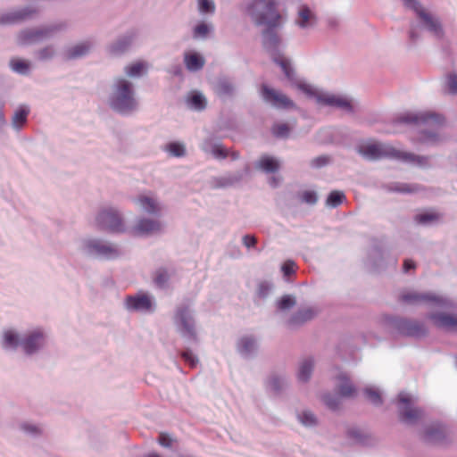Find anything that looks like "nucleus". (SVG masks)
Returning <instances> with one entry per match:
<instances>
[{
	"mask_svg": "<svg viewBox=\"0 0 457 457\" xmlns=\"http://www.w3.org/2000/svg\"><path fill=\"white\" fill-rule=\"evenodd\" d=\"M212 153L216 158L224 159L228 156V150L221 145H215L212 147Z\"/></svg>",
	"mask_w": 457,
	"mask_h": 457,
	"instance_id": "3c124183",
	"label": "nucleus"
},
{
	"mask_svg": "<svg viewBox=\"0 0 457 457\" xmlns=\"http://www.w3.org/2000/svg\"><path fill=\"white\" fill-rule=\"evenodd\" d=\"M429 319L437 328L450 331L457 329V315L437 312L431 314Z\"/></svg>",
	"mask_w": 457,
	"mask_h": 457,
	"instance_id": "a211bd4d",
	"label": "nucleus"
},
{
	"mask_svg": "<svg viewBox=\"0 0 457 457\" xmlns=\"http://www.w3.org/2000/svg\"><path fill=\"white\" fill-rule=\"evenodd\" d=\"M295 304V300L292 295H286L281 297L278 302V307L279 310H287Z\"/></svg>",
	"mask_w": 457,
	"mask_h": 457,
	"instance_id": "37998d69",
	"label": "nucleus"
},
{
	"mask_svg": "<svg viewBox=\"0 0 457 457\" xmlns=\"http://www.w3.org/2000/svg\"><path fill=\"white\" fill-rule=\"evenodd\" d=\"M53 54H54L53 49L47 47L39 52V56L41 59H46V58L51 57L53 55Z\"/></svg>",
	"mask_w": 457,
	"mask_h": 457,
	"instance_id": "e2e57ef3",
	"label": "nucleus"
},
{
	"mask_svg": "<svg viewBox=\"0 0 457 457\" xmlns=\"http://www.w3.org/2000/svg\"><path fill=\"white\" fill-rule=\"evenodd\" d=\"M96 222L103 230L111 232L123 231L122 220L115 210L107 209L102 211L96 218Z\"/></svg>",
	"mask_w": 457,
	"mask_h": 457,
	"instance_id": "423d86ee",
	"label": "nucleus"
},
{
	"mask_svg": "<svg viewBox=\"0 0 457 457\" xmlns=\"http://www.w3.org/2000/svg\"><path fill=\"white\" fill-rule=\"evenodd\" d=\"M441 215L436 212H426L415 216V221L420 224H428L439 220Z\"/></svg>",
	"mask_w": 457,
	"mask_h": 457,
	"instance_id": "c85d7f7f",
	"label": "nucleus"
},
{
	"mask_svg": "<svg viewBox=\"0 0 457 457\" xmlns=\"http://www.w3.org/2000/svg\"><path fill=\"white\" fill-rule=\"evenodd\" d=\"M404 4L412 8L420 20L424 22L426 27L433 32L437 37L443 36V29L436 19H435L431 14L427 12L425 10L421 8V6L415 0H403Z\"/></svg>",
	"mask_w": 457,
	"mask_h": 457,
	"instance_id": "6e6552de",
	"label": "nucleus"
},
{
	"mask_svg": "<svg viewBox=\"0 0 457 457\" xmlns=\"http://www.w3.org/2000/svg\"><path fill=\"white\" fill-rule=\"evenodd\" d=\"M397 406L399 419L404 424L415 425L424 415L422 409L412 407L411 397L403 392L398 395Z\"/></svg>",
	"mask_w": 457,
	"mask_h": 457,
	"instance_id": "39448f33",
	"label": "nucleus"
},
{
	"mask_svg": "<svg viewBox=\"0 0 457 457\" xmlns=\"http://www.w3.org/2000/svg\"><path fill=\"white\" fill-rule=\"evenodd\" d=\"M111 106L120 112L132 111L137 106L132 84L124 79H118L111 98Z\"/></svg>",
	"mask_w": 457,
	"mask_h": 457,
	"instance_id": "20e7f679",
	"label": "nucleus"
},
{
	"mask_svg": "<svg viewBox=\"0 0 457 457\" xmlns=\"http://www.w3.org/2000/svg\"><path fill=\"white\" fill-rule=\"evenodd\" d=\"M317 101L321 104L334 106L346 112L353 111L351 101L341 96L328 93L319 94L317 96Z\"/></svg>",
	"mask_w": 457,
	"mask_h": 457,
	"instance_id": "f8f14e48",
	"label": "nucleus"
},
{
	"mask_svg": "<svg viewBox=\"0 0 457 457\" xmlns=\"http://www.w3.org/2000/svg\"><path fill=\"white\" fill-rule=\"evenodd\" d=\"M126 306L133 311H151L153 303L150 296L144 293L136 295H129L126 298Z\"/></svg>",
	"mask_w": 457,
	"mask_h": 457,
	"instance_id": "dca6fc26",
	"label": "nucleus"
},
{
	"mask_svg": "<svg viewBox=\"0 0 457 457\" xmlns=\"http://www.w3.org/2000/svg\"><path fill=\"white\" fill-rule=\"evenodd\" d=\"M87 246L90 251L105 259L116 258L120 253L116 246L96 239L89 240Z\"/></svg>",
	"mask_w": 457,
	"mask_h": 457,
	"instance_id": "ddd939ff",
	"label": "nucleus"
},
{
	"mask_svg": "<svg viewBox=\"0 0 457 457\" xmlns=\"http://www.w3.org/2000/svg\"><path fill=\"white\" fill-rule=\"evenodd\" d=\"M184 62L188 71H196L201 70L204 65V59L198 54H185Z\"/></svg>",
	"mask_w": 457,
	"mask_h": 457,
	"instance_id": "5701e85b",
	"label": "nucleus"
},
{
	"mask_svg": "<svg viewBox=\"0 0 457 457\" xmlns=\"http://www.w3.org/2000/svg\"><path fill=\"white\" fill-rule=\"evenodd\" d=\"M270 290V287L266 282H262L258 286L257 294L260 297H265Z\"/></svg>",
	"mask_w": 457,
	"mask_h": 457,
	"instance_id": "4d7b16f0",
	"label": "nucleus"
},
{
	"mask_svg": "<svg viewBox=\"0 0 457 457\" xmlns=\"http://www.w3.org/2000/svg\"><path fill=\"white\" fill-rule=\"evenodd\" d=\"M345 199V195L342 191L334 190L328 195L326 204L328 206L335 208L339 206Z\"/></svg>",
	"mask_w": 457,
	"mask_h": 457,
	"instance_id": "c756f323",
	"label": "nucleus"
},
{
	"mask_svg": "<svg viewBox=\"0 0 457 457\" xmlns=\"http://www.w3.org/2000/svg\"><path fill=\"white\" fill-rule=\"evenodd\" d=\"M313 368H314V365H313L312 360H308V361H304L300 371H303V372L311 371Z\"/></svg>",
	"mask_w": 457,
	"mask_h": 457,
	"instance_id": "69168bd1",
	"label": "nucleus"
},
{
	"mask_svg": "<svg viewBox=\"0 0 457 457\" xmlns=\"http://www.w3.org/2000/svg\"><path fill=\"white\" fill-rule=\"evenodd\" d=\"M188 104L196 109V110H203L205 108L206 101L203 95L199 93L193 94L188 99H187Z\"/></svg>",
	"mask_w": 457,
	"mask_h": 457,
	"instance_id": "e433bc0d",
	"label": "nucleus"
},
{
	"mask_svg": "<svg viewBox=\"0 0 457 457\" xmlns=\"http://www.w3.org/2000/svg\"><path fill=\"white\" fill-rule=\"evenodd\" d=\"M346 437L351 440L353 444L361 446H370L375 444V440L370 433L355 426L347 428Z\"/></svg>",
	"mask_w": 457,
	"mask_h": 457,
	"instance_id": "2eb2a0df",
	"label": "nucleus"
},
{
	"mask_svg": "<svg viewBox=\"0 0 457 457\" xmlns=\"http://www.w3.org/2000/svg\"><path fill=\"white\" fill-rule=\"evenodd\" d=\"M401 301L410 304H416L420 303H435L441 306H448L449 303L432 294H419L415 292L404 293L401 295Z\"/></svg>",
	"mask_w": 457,
	"mask_h": 457,
	"instance_id": "9b49d317",
	"label": "nucleus"
},
{
	"mask_svg": "<svg viewBox=\"0 0 457 457\" xmlns=\"http://www.w3.org/2000/svg\"><path fill=\"white\" fill-rule=\"evenodd\" d=\"M199 11L204 13H212L215 11V4L212 0H198Z\"/></svg>",
	"mask_w": 457,
	"mask_h": 457,
	"instance_id": "c03bdc74",
	"label": "nucleus"
},
{
	"mask_svg": "<svg viewBox=\"0 0 457 457\" xmlns=\"http://www.w3.org/2000/svg\"><path fill=\"white\" fill-rule=\"evenodd\" d=\"M415 269V263L412 260H405L403 262V271L408 272L410 270Z\"/></svg>",
	"mask_w": 457,
	"mask_h": 457,
	"instance_id": "0e129e2a",
	"label": "nucleus"
},
{
	"mask_svg": "<svg viewBox=\"0 0 457 457\" xmlns=\"http://www.w3.org/2000/svg\"><path fill=\"white\" fill-rule=\"evenodd\" d=\"M262 96L266 102L270 103L276 107H288L292 102L283 94L263 85L262 87Z\"/></svg>",
	"mask_w": 457,
	"mask_h": 457,
	"instance_id": "f3484780",
	"label": "nucleus"
},
{
	"mask_svg": "<svg viewBox=\"0 0 457 457\" xmlns=\"http://www.w3.org/2000/svg\"><path fill=\"white\" fill-rule=\"evenodd\" d=\"M217 90L220 95H227L232 92V87L228 82L220 81L217 86Z\"/></svg>",
	"mask_w": 457,
	"mask_h": 457,
	"instance_id": "5fc2aeb1",
	"label": "nucleus"
},
{
	"mask_svg": "<svg viewBox=\"0 0 457 457\" xmlns=\"http://www.w3.org/2000/svg\"><path fill=\"white\" fill-rule=\"evenodd\" d=\"M357 151L361 155L369 160L390 158L415 163L420 166L428 164V158L425 156L415 155L411 153L398 150L390 145L372 140L360 144Z\"/></svg>",
	"mask_w": 457,
	"mask_h": 457,
	"instance_id": "f03ea898",
	"label": "nucleus"
},
{
	"mask_svg": "<svg viewBox=\"0 0 457 457\" xmlns=\"http://www.w3.org/2000/svg\"><path fill=\"white\" fill-rule=\"evenodd\" d=\"M298 420L305 427H314L317 425L316 416L310 411H303L297 415Z\"/></svg>",
	"mask_w": 457,
	"mask_h": 457,
	"instance_id": "473e14b6",
	"label": "nucleus"
},
{
	"mask_svg": "<svg viewBox=\"0 0 457 457\" xmlns=\"http://www.w3.org/2000/svg\"><path fill=\"white\" fill-rule=\"evenodd\" d=\"M396 190L399 192H403V193H412V192H416L418 189H417V187H415L413 186L404 184V185H402L401 187H397Z\"/></svg>",
	"mask_w": 457,
	"mask_h": 457,
	"instance_id": "052dcab7",
	"label": "nucleus"
},
{
	"mask_svg": "<svg viewBox=\"0 0 457 457\" xmlns=\"http://www.w3.org/2000/svg\"><path fill=\"white\" fill-rule=\"evenodd\" d=\"M166 150L173 156L180 157L185 154V147L182 144L172 142L166 146Z\"/></svg>",
	"mask_w": 457,
	"mask_h": 457,
	"instance_id": "79ce46f5",
	"label": "nucleus"
},
{
	"mask_svg": "<svg viewBox=\"0 0 457 457\" xmlns=\"http://www.w3.org/2000/svg\"><path fill=\"white\" fill-rule=\"evenodd\" d=\"M21 428L26 434L33 436H37L40 433L39 428L34 424L23 423Z\"/></svg>",
	"mask_w": 457,
	"mask_h": 457,
	"instance_id": "8fccbe9b",
	"label": "nucleus"
},
{
	"mask_svg": "<svg viewBox=\"0 0 457 457\" xmlns=\"http://www.w3.org/2000/svg\"><path fill=\"white\" fill-rule=\"evenodd\" d=\"M422 438L430 445H445L447 443L446 428L441 423H435L424 428Z\"/></svg>",
	"mask_w": 457,
	"mask_h": 457,
	"instance_id": "1a4fd4ad",
	"label": "nucleus"
},
{
	"mask_svg": "<svg viewBox=\"0 0 457 457\" xmlns=\"http://www.w3.org/2000/svg\"><path fill=\"white\" fill-rule=\"evenodd\" d=\"M287 387V383L278 376H271L266 382V389L274 396H279Z\"/></svg>",
	"mask_w": 457,
	"mask_h": 457,
	"instance_id": "4be33fe9",
	"label": "nucleus"
},
{
	"mask_svg": "<svg viewBox=\"0 0 457 457\" xmlns=\"http://www.w3.org/2000/svg\"><path fill=\"white\" fill-rule=\"evenodd\" d=\"M38 11L32 7H25L21 10L12 11L11 12L0 16V24H13L21 22L37 14Z\"/></svg>",
	"mask_w": 457,
	"mask_h": 457,
	"instance_id": "4468645a",
	"label": "nucleus"
},
{
	"mask_svg": "<svg viewBox=\"0 0 457 457\" xmlns=\"http://www.w3.org/2000/svg\"><path fill=\"white\" fill-rule=\"evenodd\" d=\"M257 167L265 172H275L279 169V162L271 156L262 155L257 162Z\"/></svg>",
	"mask_w": 457,
	"mask_h": 457,
	"instance_id": "393cba45",
	"label": "nucleus"
},
{
	"mask_svg": "<svg viewBox=\"0 0 457 457\" xmlns=\"http://www.w3.org/2000/svg\"><path fill=\"white\" fill-rule=\"evenodd\" d=\"M144 457H162V456L157 453H150L145 455Z\"/></svg>",
	"mask_w": 457,
	"mask_h": 457,
	"instance_id": "774afa93",
	"label": "nucleus"
},
{
	"mask_svg": "<svg viewBox=\"0 0 457 457\" xmlns=\"http://www.w3.org/2000/svg\"><path fill=\"white\" fill-rule=\"evenodd\" d=\"M299 19L297 21V24L301 28H305L309 25V21L314 19V15L309 7L303 5L300 8L298 12Z\"/></svg>",
	"mask_w": 457,
	"mask_h": 457,
	"instance_id": "cd10ccee",
	"label": "nucleus"
},
{
	"mask_svg": "<svg viewBox=\"0 0 457 457\" xmlns=\"http://www.w3.org/2000/svg\"><path fill=\"white\" fill-rule=\"evenodd\" d=\"M179 332L188 337H195V322L187 306L179 307L174 316Z\"/></svg>",
	"mask_w": 457,
	"mask_h": 457,
	"instance_id": "0eeeda50",
	"label": "nucleus"
},
{
	"mask_svg": "<svg viewBox=\"0 0 457 457\" xmlns=\"http://www.w3.org/2000/svg\"><path fill=\"white\" fill-rule=\"evenodd\" d=\"M249 13L258 26L264 25L267 29L263 31V46L270 54L273 61L278 64L285 76L291 81L295 79V73L290 62L281 55L278 50L280 38L274 29L279 27L283 21V16L277 10L275 0H253L248 8Z\"/></svg>",
	"mask_w": 457,
	"mask_h": 457,
	"instance_id": "f257e3e1",
	"label": "nucleus"
},
{
	"mask_svg": "<svg viewBox=\"0 0 457 457\" xmlns=\"http://www.w3.org/2000/svg\"><path fill=\"white\" fill-rule=\"evenodd\" d=\"M12 69L19 73H26L29 68L28 62L21 59H12L10 62Z\"/></svg>",
	"mask_w": 457,
	"mask_h": 457,
	"instance_id": "ea45409f",
	"label": "nucleus"
},
{
	"mask_svg": "<svg viewBox=\"0 0 457 457\" xmlns=\"http://www.w3.org/2000/svg\"><path fill=\"white\" fill-rule=\"evenodd\" d=\"M147 66L145 62H137L126 67L125 71L129 77H137L146 71Z\"/></svg>",
	"mask_w": 457,
	"mask_h": 457,
	"instance_id": "2f4dec72",
	"label": "nucleus"
},
{
	"mask_svg": "<svg viewBox=\"0 0 457 457\" xmlns=\"http://www.w3.org/2000/svg\"><path fill=\"white\" fill-rule=\"evenodd\" d=\"M168 279H169V274H168L167 270L164 269L158 270L156 271L155 277L154 278L155 284L161 287L165 286Z\"/></svg>",
	"mask_w": 457,
	"mask_h": 457,
	"instance_id": "a18cd8bd",
	"label": "nucleus"
},
{
	"mask_svg": "<svg viewBox=\"0 0 457 457\" xmlns=\"http://www.w3.org/2000/svg\"><path fill=\"white\" fill-rule=\"evenodd\" d=\"M299 87L303 90L304 92L306 93H310L311 90L309 88V87L307 85H304V84H299Z\"/></svg>",
	"mask_w": 457,
	"mask_h": 457,
	"instance_id": "338daca9",
	"label": "nucleus"
},
{
	"mask_svg": "<svg viewBox=\"0 0 457 457\" xmlns=\"http://www.w3.org/2000/svg\"><path fill=\"white\" fill-rule=\"evenodd\" d=\"M45 343L46 336L40 328L29 332L21 340L12 330H6L3 335V346L4 348L16 349L21 345L23 352L29 355L37 352L44 346Z\"/></svg>",
	"mask_w": 457,
	"mask_h": 457,
	"instance_id": "7ed1b4c3",
	"label": "nucleus"
},
{
	"mask_svg": "<svg viewBox=\"0 0 457 457\" xmlns=\"http://www.w3.org/2000/svg\"><path fill=\"white\" fill-rule=\"evenodd\" d=\"M157 442L162 447L171 449L176 439H174L170 434L162 432L158 436Z\"/></svg>",
	"mask_w": 457,
	"mask_h": 457,
	"instance_id": "a19ab883",
	"label": "nucleus"
},
{
	"mask_svg": "<svg viewBox=\"0 0 457 457\" xmlns=\"http://www.w3.org/2000/svg\"><path fill=\"white\" fill-rule=\"evenodd\" d=\"M90 45L87 42L78 44L77 46L70 48L66 54L69 59L79 58L88 53Z\"/></svg>",
	"mask_w": 457,
	"mask_h": 457,
	"instance_id": "a878e982",
	"label": "nucleus"
},
{
	"mask_svg": "<svg viewBox=\"0 0 457 457\" xmlns=\"http://www.w3.org/2000/svg\"><path fill=\"white\" fill-rule=\"evenodd\" d=\"M297 381L302 384L307 383L311 379L312 373H297Z\"/></svg>",
	"mask_w": 457,
	"mask_h": 457,
	"instance_id": "680f3d73",
	"label": "nucleus"
},
{
	"mask_svg": "<svg viewBox=\"0 0 457 457\" xmlns=\"http://www.w3.org/2000/svg\"><path fill=\"white\" fill-rule=\"evenodd\" d=\"M447 87L452 94H457V75L450 74L447 77Z\"/></svg>",
	"mask_w": 457,
	"mask_h": 457,
	"instance_id": "603ef678",
	"label": "nucleus"
},
{
	"mask_svg": "<svg viewBox=\"0 0 457 457\" xmlns=\"http://www.w3.org/2000/svg\"><path fill=\"white\" fill-rule=\"evenodd\" d=\"M255 349V341L251 337H243L238 343V350L243 354H248Z\"/></svg>",
	"mask_w": 457,
	"mask_h": 457,
	"instance_id": "f704fd0d",
	"label": "nucleus"
},
{
	"mask_svg": "<svg viewBox=\"0 0 457 457\" xmlns=\"http://www.w3.org/2000/svg\"><path fill=\"white\" fill-rule=\"evenodd\" d=\"M129 44V41H126V42H118L117 44H115L114 46H112V51L113 53H120V52H122L126 49L127 46Z\"/></svg>",
	"mask_w": 457,
	"mask_h": 457,
	"instance_id": "bf43d9fd",
	"label": "nucleus"
},
{
	"mask_svg": "<svg viewBox=\"0 0 457 457\" xmlns=\"http://www.w3.org/2000/svg\"><path fill=\"white\" fill-rule=\"evenodd\" d=\"M137 203L143 211L150 214H156L161 211V207L155 199L147 195H140Z\"/></svg>",
	"mask_w": 457,
	"mask_h": 457,
	"instance_id": "b1692460",
	"label": "nucleus"
},
{
	"mask_svg": "<svg viewBox=\"0 0 457 457\" xmlns=\"http://www.w3.org/2000/svg\"><path fill=\"white\" fill-rule=\"evenodd\" d=\"M400 331L409 337H421L427 333L425 326L418 321L403 320L399 323Z\"/></svg>",
	"mask_w": 457,
	"mask_h": 457,
	"instance_id": "6ab92c4d",
	"label": "nucleus"
},
{
	"mask_svg": "<svg viewBox=\"0 0 457 457\" xmlns=\"http://www.w3.org/2000/svg\"><path fill=\"white\" fill-rule=\"evenodd\" d=\"M314 312L312 309H304L301 310L298 312H296L292 318L290 319V323L292 325H297L303 323L307 320H310L313 318Z\"/></svg>",
	"mask_w": 457,
	"mask_h": 457,
	"instance_id": "bb28decb",
	"label": "nucleus"
},
{
	"mask_svg": "<svg viewBox=\"0 0 457 457\" xmlns=\"http://www.w3.org/2000/svg\"><path fill=\"white\" fill-rule=\"evenodd\" d=\"M322 401L324 404L331 411H337L341 403L340 397L331 394L323 395Z\"/></svg>",
	"mask_w": 457,
	"mask_h": 457,
	"instance_id": "c9c22d12",
	"label": "nucleus"
},
{
	"mask_svg": "<svg viewBox=\"0 0 457 457\" xmlns=\"http://www.w3.org/2000/svg\"><path fill=\"white\" fill-rule=\"evenodd\" d=\"M210 29L209 26L205 23L198 24L194 30L195 37H204L209 33Z\"/></svg>",
	"mask_w": 457,
	"mask_h": 457,
	"instance_id": "de8ad7c7",
	"label": "nucleus"
},
{
	"mask_svg": "<svg viewBox=\"0 0 457 457\" xmlns=\"http://www.w3.org/2000/svg\"><path fill=\"white\" fill-rule=\"evenodd\" d=\"M295 262L292 261H287L282 265V271L285 276H290L292 273L295 272Z\"/></svg>",
	"mask_w": 457,
	"mask_h": 457,
	"instance_id": "6e6d98bb",
	"label": "nucleus"
},
{
	"mask_svg": "<svg viewBox=\"0 0 457 457\" xmlns=\"http://www.w3.org/2000/svg\"><path fill=\"white\" fill-rule=\"evenodd\" d=\"M364 395L375 406H380L383 403L381 395L377 389L366 388Z\"/></svg>",
	"mask_w": 457,
	"mask_h": 457,
	"instance_id": "4c0bfd02",
	"label": "nucleus"
},
{
	"mask_svg": "<svg viewBox=\"0 0 457 457\" xmlns=\"http://www.w3.org/2000/svg\"><path fill=\"white\" fill-rule=\"evenodd\" d=\"M401 122L404 123H440L442 118L439 115L434 113H422L420 115L406 114L399 118Z\"/></svg>",
	"mask_w": 457,
	"mask_h": 457,
	"instance_id": "412c9836",
	"label": "nucleus"
},
{
	"mask_svg": "<svg viewBox=\"0 0 457 457\" xmlns=\"http://www.w3.org/2000/svg\"><path fill=\"white\" fill-rule=\"evenodd\" d=\"M184 361L187 363L189 369L196 368L198 359L190 352H185L182 353Z\"/></svg>",
	"mask_w": 457,
	"mask_h": 457,
	"instance_id": "09e8293b",
	"label": "nucleus"
},
{
	"mask_svg": "<svg viewBox=\"0 0 457 457\" xmlns=\"http://www.w3.org/2000/svg\"><path fill=\"white\" fill-rule=\"evenodd\" d=\"M301 200L308 204H315L318 201L316 192L312 190H305L301 193Z\"/></svg>",
	"mask_w": 457,
	"mask_h": 457,
	"instance_id": "49530a36",
	"label": "nucleus"
},
{
	"mask_svg": "<svg viewBox=\"0 0 457 457\" xmlns=\"http://www.w3.org/2000/svg\"><path fill=\"white\" fill-rule=\"evenodd\" d=\"M28 114H29L28 109L23 108V107L18 109L14 112V115L12 117V126L16 129H20L21 127H22L27 121Z\"/></svg>",
	"mask_w": 457,
	"mask_h": 457,
	"instance_id": "7c9ffc66",
	"label": "nucleus"
},
{
	"mask_svg": "<svg viewBox=\"0 0 457 457\" xmlns=\"http://www.w3.org/2000/svg\"><path fill=\"white\" fill-rule=\"evenodd\" d=\"M329 162V157L321 155L312 160L311 164L315 168H320Z\"/></svg>",
	"mask_w": 457,
	"mask_h": 457,
	"instance_id": "864d4df0",
	"label": "nucleus"
},
{
	"mask_svg": "<svg viewBox=\"0 0 457 457\" xmlns=\"http://www.w3.org/2000/svg\"><path fill=\"white\" fill-rule=\"evenodd\" d=\"M272 134L277 137H287L290 132V127L287 123H276L273 125Z\"/></svg>",
	"mask_w": 457,
	"mask_h": 457,
	"instance_id": "58836bf2",
	"label": "nucleus"
},
{
	"mask_svg": "<svg viewBox=\"0 0 457 457\" xmlns=\"http://www.w3.org/2000/svg\"><path fill=\"white\" fill-rule=\"evenodd\" d=\"M243 244L245 247H253L257 244V238L253 235H245L243 237Z\"/></svg>",
	"mask_w": 457,
	"mask_h": 457,
	"instance_id": "13d9d810",
	"label": "nucleus"
},
{
	"mask_svg": "<svg viewBox=\"0 0 457 457\" xmlns=\"http://www.w3.org/2000/svg\"><path fill=\"white\" fill-rule=\"evenodd\" d=\"M58 29H60L59 27H49L41 29H26L19 34L18 41L21 45L34 44L50 36L52 32Z\"/></svg>",
	"mask_w": 457,
	"mask_h": 457,
	"instance_id": "9d476101",
	"label": "nucleus"
},
{
	"mask_svg": "<svg viewBox=\"0 0 457 457\" xmlns=\"http://www.w3.org/2000/svg\"><path fill=\"white\" fill-rule=\"evenodd\" d=\"M162 225L158 220L141 219L133 228L136 236L149 235L161 230Z\"/></svg>",
	"mask_w": 457,
	"mask_h": 457,
	"instance_id": "aec40b11",
	"label": "nucleus"
},
{
	"mask_svg": "<svg viewBox=\"0 0 457 457\" xmlns=\"http://www.w3.org/2000/svg\"><path fill=\"white\" fill-rule=\"evenodd\" d=\"M338 379L344 381L339 386L338 392H339L340 395L341 396H352L355 391V388L351 382L345 381V373H341V376L338 377Z\"/></svg>",
	"mask_w": 457,
	"mask_h": 457,
	"instance_id": "72a5a7b5",
	"label": "nucleus"
}]
</instances>
